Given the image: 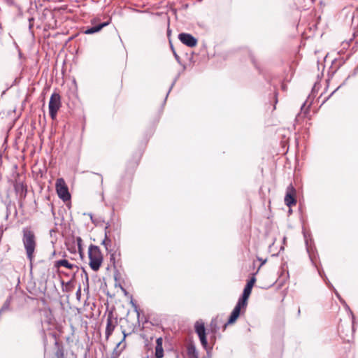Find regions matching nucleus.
Segmentation results:
<instances>
[{"label": "nucleus", "mask_w": 358, "mask_h": 358, "mask_svg": "<svg viewBox=\"0 0 358 358\" xmlns=\"http://www.w3.org/2000/svg\"><path fill=\"white\" fill-rule=\"evenodd\" d=\"M62 290L64 292H68L71 291V281H69L66 283H64V282H62Z\"/></svg>", "instance_id": "nucleus-19"}, {"label": "nucleus", "mask_w": 358, "mask_h": 358, "mask_svg": "<svg viewBox=\"0 0 358 358\" xmlns=\"http://www.w3.org/2000/svg\"><path fill=\"white\" fill-rule=\"evenodd\" d=\"M195 332L197 334L200 342L204 349L208 348V341L206 338V328L203 322L196 321L194 324Z\"/></svg>", "instance_id": "nucleus-5"}, {"label": "nucleus", "mask_w": 358, "mask_h": 358, "mask_svg": "<svg viewBox=\"0 0 358 358\" xmlns=\"http://www.w3.org/2000/svg\"><path fill=\"white\" fill-rule=\"evenodd\" d=\"M337 90H338V88H337L336 90H334V92H332V93L329 95V96H331L333 94H334V92H335Z\"/></svg>", "instance_id": "nucleus-30"}, {"label": "nucleus", "mask_w": 358, "mask_h": 358, "mask_svg": "<svg viewBox=\"0 0 358 358\" xmlns=\"http://www.w3.org/2000/svg\"><path fill=\"white\" fill-rule=\"evenodd\" d=\"M82 242H83V240L80 237H77L76 238V243L78 244V249L80 250L81 249V245H82Z\"/></svg>", "instance_id": "nucleus-23"}, {"label": "nucleus", "mask_w": 358, "mask_h": 358, "mask_svg": "<svg viewBox=\"0 0 358 358\" xmlns=\"http://www.w3.org/2000/svg\"><path fill=\"white\" fill-rule=\"evenodd\" d=\"M109 225L107 224L105 227V238L102 241V245L105 246L106 250L107 251H109V247H110L111 245V240L108 237V231L107 229H108Z\"/></svg>", "instance_id": "nucleus-15"}, {"label": "nucleus", "mask_w": 358, "mask_h": 358, "mask_svg": "<svg viewBox=\"0 0 358 358\" xmlns=\"http://www.w3.org/2000/svg\"><path fill=\"white\" fill-rule=\"evenodd\" d=\"M55 266L56 268H59L60 266H64L67 268L72 269L73 268L74 265L71 264L68 260L64 259H60V260L55 262Z\"/></svg>", "instance_id": "nucleus-12"}, {"label": "nucleus", "mask_w": 358, "mask_h": 358, "mask_svg": "<svg viewBox=\"0 0 358 358\" xmlns=\"http://www.w3.org/2000/svg\"><path fill=\"white\" fill-rule=\"evenodd\" d=\"M123 334H124L123 339H122V341H120V343H118V344L117 345V347H119V346L122 344V343L124 341V339H125L126 334H125L124 331H123Z\"/></svg>", "instance_id": "nucleus-26"}, {"label": "nucleus", "mask_w": 358, "mask_h": 358, "mask_svg": "<svg viewBox=\"0 0 358 358\" xmlns=\"http://www.w3.org/2000/svg\"><path fill=\"white\" fill-rule=\"evenodd\" d=\"M131 303H132L133 306L135 307L136 311V312H138V310H137V306H135V305H134V303L133 302H131Z\"/></svg>", "instance_id": "nucleus-29"}, {"label": "nucleus", "mask_w": 358, "mask_h": 358, "mask_svg": "<svg viewBox=\"0 0 358 358\" xmlns=\"http://www.w3.org/2000/svg\"><path fill=\"white\" fill-rule=\"evenodd\" d=\"M117 324V322L113 321V314L110 313L107 316L106 327V337L108 339L109 336L113 332L115 327Z\"/></svg>", "instance_id": "nucleus-8"}, {"label": "nucleus", "mask_w": 358, "mask_h": 358, "mask_svg": "<svg viewBox=\"0 0 358 358\" xmlns=\"http://www.w3.org/2000/svg\"><path fill=\"white\" fill-rule=\"evenodd\" d=\"M187 355L190 358H197V352L194 345H190L187 347Z\"/></svg>", "instance_id": "nucleus-16"}, {"label": "nucleus", "mask_w": 358, "mask_h": 358, "mask_svg": "<svg viewBox=\"0 0 358 358\" xmlns=\"http://www.w3.org/2000/svg\"><path fill=\"white\" fill-rule=\"evenodd\" d=\"M238 317H239V315H238L236 313L231 312V315L229 316L228 322L224 324V328H226V327L228 324H233L234 322H235Z\"/></svg>", "instance_id": "nucleus-17"}, {"label": "nucleus", "mask_w": 358, "mask_h": 358, "mask_svg": "<svg viewBox=\"0 0 358 358\" xmlns=\"http://www.w3.org/2000/svg\"><path fill=\"white\" fill-rule=\"evenodd\" d=\"M108 24H109L108 22L100 23V24H99L97 25L93 26V27H90V28H87L84 31V33L85 34H92L96 33V32L99 31L101 29H103V27L107 26Z\"/></svg>", "instance_id": "nucleus-10"}, {"label": "nucleus", "mask_w": 358, "mask_h": 358, "mask_svg": "<svg viewBox=\"0 0 358 358\" xmlns=\"http://www.w3.org/2000/svg\"><path fill=\"white\" fill-rule=\"evenodd\" d=\"M309 257H310V259L311 262H313V258L311 257V255H309Z\"/></svg>", "instance_id": "nucleus-32"}, {"label": "nucleus", "mask_w": 358, "mask_h": 358, "mask_svg": "<svg viewBox=\"0 0 358 358\" xmlns=\"http://www.w3.org/2000/svg\"><path fill=\"white\" fill-rule=\"evenodd\" d=\"M306 246H307V251L308 253H310V248L308 246V241L307 239H306Z\"/></svg>", "instance_id": "nucleus-27"}, {"label": "nucleus", "mask_w": 358, "mask_h": 358, "mask_svg": "<svg viewBox=\"0 0 358 358\" xmlns=\"http://www.w3.org/2000/svg\"><path fill=\"white\" fill-rule=\"evenodd\" d=\"M10 302H11V296H8L6 300L5 301L3 306L1 307V308L0 309V315L4 312L5 310H7L9 309V307H10Z\"/></svg>", "instance_id": "nucleus-18"}, {"label": "nucleus", "mask_w": 358, "mask_h": 358, "mask_svg": "<svg viewBox=\"0 0 358 358\" xmlns=\"http://www.w3.org/2000/svg\"><path fill=\"white\" fill-rule=\"evenodd\" d=\"M112 358H115V357H112Z\"/></svg>", "instance_id": "nucleus-38"}, {"label": "nucleus", "mask_w": 358, "mask_h": 358, "mask_svg": "<svg viewBox=\"0 0 358 358\" xmlns=\"http://www.w3.org/2000/svg\"><path fill=\"white\" fill-rule=\"evenodd\" d=\"M76 298L78 301L80 300V297H81V287H79L76 293Z\"/></svg>", "instance_id": "nucleus-22"}, {"label": "nucleus", "mask_w": 358, "mask_h": 358, "mask_svg": "<svg viewBox=\"0 0 358 358\" xmlns=\"http://www.w3.org/2000/svg\"><path fill=\"white\" fill-rule=\"evenodd\" d=\"M309 257H310V259L311 262H313V258L311 257V255H309Z\"/></svg>", "instance_id": "nucleus-34"}, {"label": "nucleus", "mask_w": 358, "mask_h": 358, "mask_svg": "<svg viewBox=\"0 0 358 358\" xmlns=\"http://www.w3.org/2000/svg\"><path fill=\"white\" fill-rule=\"evenodd\" d=\"M90 218H91V220L93 221V219H92V214H90Z\"/></svg>", "instance_id": "nucleus-36"}, {"label": "nucleus", "mask_w": 358, "mask_h": 358, "mask_svg": "<svg viewBox=\"0 0 358 358\" xmlns=\"http://www.w3.org/2000/svg\"><path fill=\"white\" fill-rule=\"evenodd\" d=\"M56 190L58 196L64 201H67L71 199V194L63 178H58L57 180Z\"/></svg>", "instance_id": "nucleus-4"}, {"label": "nucleus", "mask_w": 358, "mask_h": 358, "mask_svg": "<svg viewBox=\"0 0 358 358\" xmlns=\"http://www.w3.org/2000/svg\"><path fill=\"white\" fill-rule=\"evenodd\" d=\"M350 314H352V312L350 311ZM352 318H354L353 315H352Z\"/></svg>", "instance_id": "nucleus-37"}, {"label": "nucleus", "mask_w": 358, "mask_h": 358, "mask_svg": "<svg viewBox=\"0 0 358 358\" xmlns=\"http://www.w3.org/2000/svg\"><path fill=\"white\" fill-rule=\"evenodd\" d=\"M256 281V279L255 277H252L246 284L243 292L242 294V296L240 298L243 301L247 302L248 299L251 294L252 287Z\"/></svg>", "instance_id": "nucleus-9"}, {"label": "nucleus", "mask_w": 358, "mask_h": 358, "mask_svg": "<svg viewBox=\"0 0 358 358\" xmlns=\"http://www.w3.org/2000/svg\"><path fill=\"white\" fill-rule=\"evenodd\" d=\"M309 257H310V259L311 262H313V258L311 257V255H309Z\"/></svg>", "instance_id": "nucleus-35"}, {"label": "nucleus", "mask_w": 358, "mask_h": 358, "mask_svg": "<svg viewBox=\"0 0 358 358\" xmlns=\"http://www.w3.org/2000/svg\"><path fill=\"white\" fill-rule=\"evenodd\" d=\"M305 104H306V103H304L302 105V106H301V110H303V108H304Z\"/></svg>", "instance_id": "nucleus-31"}, {"label": "nucleus", "mask_w": 358, "mask_h": 358, "mask_svg": "<svg viewBox=\"0 0 358 358\" xmlns=\"http://www.w3.org/2000/svg\"><path fill=\"white\" fill-rule=\"evenodd\" d=\"M210 327L212 329V331L215 333L217 331V329H218L217 327V322L216 320H212L210 322Z\"/></svg>", "instance_id": "nucleus-21"}, {"label": "nucleus", "mask_w": 358, "mask_h": 358, "mask_svg": "<svg viewBox=\"0 0 358 358\" xmlns=\"http://www.w3.org/2000/svg\"><path fill=\"white\" fill-rule=\"evenodd\" d=\"M55 355L57 358H64L63 348L59 346Z\"/></svg>", "instance_id": "nucleus-20"}, {"label": "nucleus", "mask_w": 358, "mask_h": 358, "mask_svg": "<svg viewBox=\"0 0 358 358\" xmlns=\"http://www.w3.org/2000/svg\"><path fill=\"white\" fill-rule=\"evenodd\" d=\"M178 39L185 45L192 48L196 45L197 39L190 34L180 33Z\"/></svg>", "instance_id": "nucleus-7"}, {"label": "nucleus", "mask_w": 358, "mask_h": 358, "mask_svg": "<svg viewBox=\"0 0 358 358\" xmlns=\"http://www.w3.org/2000/svg\"><path fill=\"white\" fill-rule=\"evenodd\" d=\"M22 242L26 250L28 259L32 261L34 252L36 246V237L34 233L29 228L22 229Z\"/></svg>", "instance_id": "nucleus-1"}, {"label": "nucleus", "mask_w": 358, "mask_h": 358, "mask_svg": "<svg viewBox=\"0 0 358 358\" xmlns=\"http://www.w3.org/2000/svg\"><path fill=\"white\" fill-rule=\"evenodd\" d=\"M173 54H174V56H175V58L176 59L180 62V57L176 54V52L173 50Z\"/></svg>", "instance_id": "nucleus-25"}, {"label": "nucleus", "mask_w": 358, "mask_h": 358, "mask_svg": "<svg viewBox=\"0 0 358 358\" xmlns=\"http://www.w3.org/2000/svg\"><path fill=\"white\" fill-rule=\"evenodd\" d=\"M309 257H310V259L311 262H313V258L311 257V255H309Z\"/></svg>", "instance_id": "nucleus-33"}, {"label": "nucleus", "mask_w": 358, "mask_h": 358, "mask_svg": "<svg viewBox=\"0 0 358 358\" xmlns=\"http://www.w3.org/2000/svg\"><path fill=\"white\" fill-rule=\"evenodd\" d=\"M162 343L163 341L162 338H157L155 347V357L157 358H162L164 357Z\"/></svg>", "instance_id": "nucleus-11"}, {"label": "nucleus", "mask_w": 358, "mask_h": 358, "mask_svg": "<svg viewBox=\"0 0 358 358\" xmlns=\"http://www.w3.org/2000/svg\"><path fill=\"white\" fill-rule=\"evenodd\" d=\"M318 273H319V275L322 277V278H324V280L326 282V284L329 286V288L331 289H333L336 296L340 299L341 301H342L341 297H340V295L338 293V292L335 289V288L334 287V286L331 284V282H329V280H328V278H327V276L325 275L324 274V272L323 271H320L318 269Z\"/></svg>", "instance_id": "nucleus-13"}, {"label": "nucleus", "mask_w": 358, "mask_h": 358, "mask_svg": "<svg viewBox=\"0 0 358 358\" xmlns=\"http://www.w3.org/2000/svg\"><path fill=\"white\" fill-rule=\"evenodd\" d=\"M247 303V302L239 299L232 312L236 313L240 315L241 308H245Z\"/></svg>", "instance_id": "nucleus-14"}, {"label": "nucleus", "mask_w": 358, "mask_h": 358, "mask_svg": "<svg viewBox=\"0 0 358 358\" xmlns=\"http://www.w3.org/2000/svg\"><path fill=\"white\" fill-rule=\"evenodd\" d=\"M48 106L50 116L52 119H55L61 106V98L59 94L53 93L51 95Z\"/></svg>", "instance_id": "nucleus-3"}, {"label": "nucleus", "mask_w": 358, "mask_h": 358, "mask_svg": "<svg viewBox=\"0 0 358 358\" xmlns=\"http://www.w3.org/2000/svg\"><path fill=\"white\" fill-rule=\"evenodd\" d=\"M284 201L288 207L294 206L296 203V189L292 184H289L287 187Z\"/></svg>", "instance_id": "nucleus-6"}, {"label": "nucleus", "mask_w": 358, "mask_h": 358, "mask_svg": "<svg viewBox=\"0 0 358 358\" xmlns=\"http://www.w3.org/2000/svg\"><path fill=\"white\" fill-rule=\"evenodd\" d=\"M88 256L90 266L93 271H98L103 262V256L99 248L96 245H91L88 249Z\"/></svg>", "instance_id": "nucleus-2"}, {"label": "nucleus", "mask_w": 358, "mask_h": 358, "mask_svg": "<svg viewBox=\"0 0 358 358\" xmlns=\"http://www.w3.org/2000/svg\"><path fill=\"white\" fill-rule=\"evenodd\" d=\"M175 83H176V80L172 83V84H171V87H170V88H169V92H168V93H167V94H166V99L167 98V96H168V95H169V94L170 91L171 90V89H172L173 86L174 85Z\"/></svg>", "instance_id": "nucleus-24"}, {"label": "nucleus", "mask_w": 358, "mask_h": 358, "mask_svg": "<svg viewBox=\"0 0 358 358\" xmlns=\"http://www.w3.org/2000/svg\"><path fill=\"white\" fill-rule=\"evenodd\" d=\"M277 96H278V93L277 92H275L274 94V96H275V103L278 102V99H277Z\"/></svg>", "instance_id": "nucleus-28"}]
</instances>
